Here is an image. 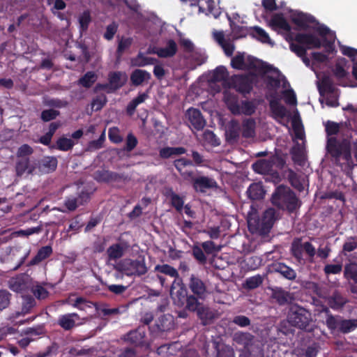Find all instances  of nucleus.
Listing matches in <instances>:
<instances>
[{"label":"nucleus","instance_id":"nucleus-1","mask_svg":"<svg viewBox=\"0 0 357 357\" xmlns=\"http://www.w3.org/2000/svg\"><path fill=\"white\" fill-rule=\"evenodd\" d=\"M271 201L277 208L291 213L300 208L301 202L289 187L279 185L272 195Z\"/></svg>","mask_w":357,"mask_h":357},{"label":"nucleus","instance_id":"nucleus-2","mask_svg":"<svg viewBox=\"0 0 357 357\" xmlns=\"http://www.w3.org/2000/svg\"><path fill=\"white\" fill-rule=\"evenodd\" d=\"M287 321L290 326L295 327L301 331L306 332H312L313 331L311 312L298 304H293L289 307Z\"/></svg>","mask_w":357,"mask_h":357},{"label":"nucleus","instance_id":"nucleus-3","mask_svg":"<svg viewBox=\"0 0 357 357\" xmlns=\"http://www.w3.org/2000/svg\"><path fill=\"white\" fill-rule=\"evenodd\" d=\"M170 294L175 305L185 308L188 311L195 310L197 298L188 294L182 279H180V281L176 283L175 282H173Z\"/></svg>","mask_w":357,"mask_h":357},{"label":"nucleus","instance_id":"nucleus-4","mask_svg":"<svg viewBox=\"0 0 357 357\" xmlns=\"http://www.w3.org/2000/svg\"><path fill=\"white\" fill-rule=\"evenodd\" d=\"M326 149L336 162L341 158L346 162L351 160V143L347 139L338 140L335 137L328 138Z\"/></svg>","mask_w":357,"mask_h":357},{"label":"nucleus","instance_id":"nucleus-5","mask_svg":"<svg viewBox=\"0 0 357 357\" xmlns=\"http://www.w3.org/2000/svg\"><path fill=\"white\" fill-rule=\"evenodd\" d=\"M114 269L127 276H142L148 271L144 258L135 260L123 259L114 266Z\"/></svg>","mask_w":357,"mask_h":357},{"label":"nucleus","instance_id":"nucleus-6","mask_svg":"<svg viewBox=\"0 0 357 357\" xmlns=\"http://www.w3.org/2000/svg\"><path fill=\"white\" fill-rule=\"evenodd\" d=\"M195 310H190V312H196L198 319L202 326H208L213 323L215 319L218 317V312L210 307L208 305L197 301Z\"/></svg>","mask_w":357,"mask_h":357},{"label":"nucleus","instance_id":"nucleus-7","mask_svg":"<svg viewBox=\"0 0 357 357\" xmlns=\"http://www.w3.org/2000/svg\"><path fill=\"white\" fill-rule=\"evenodd\" d=\"M91 198V194L86 190H82L77 195L67 196L64 201V206L70 211H74L79 206L87 203Z\"/></svg>","mask_w":357,"mask_h":357},{"label":"nucleus","instance_id":"nucleus-8","mask_svg":"<svg viewBox=\"0 0 357 357\" xmlns=\"http://www.w3.org/2000/svg\"><path fill=\"white\" fill-rule=\"evenodd\" d=\"M185 117L192 130L199 131L206 126V121L201 111L194 107L189 108L185 113Z\"/></svg>","mask_w":357,"mask_h":357},{"label":"nucleus","instance_id":"nucleus-9","mask_svg":"<svg viewBox=\"0 0 357 357\" xmlns=\"http://www.w3.org/2000/svg\"><path fill=\"white\" fill-rule=\"evenodd\" d=\"M285 165V160L279 155H273L268 160H261L255 163L252 166L254 169L258 172H268L273 167L282 169Z\"/></svg>","mask_w":357,"mask_h":357},{"label":"nucleus","instance_id":"nucleus-10","mask_svg":"<svg viewBox=\"0 0 357 357\" xmlns=\"http://www.w3.org/2000/svg\"><path fill=\"white\" fill-rule=\"evenodd\" d=\"M188 287L192 293L191 295L199 299L204 300L206 296V286L205 283L198 277L195 275H191L189 279Z\"/></svg>","mask_w":357,"mask_h":357},{"label":"nucleus","instance_id":"nucleus-11","mask_svg":"<svg viewBox=\"0 0 357 357\" xmlns=\"http://www.w3.org/2000/svg\"><path fill=\"white\" fill-rule=\"evenodd\" d=\"M295 41L303 45L306 50L307 49L320 48L322 45L321 40L312 33H298L295 35Z\"/></svg>","mask_w":357,"mask_h":357},{"label":"nucleus","instance_id":"nucleus-12","mask_svg":"<svg viewBox=\"0 0 357 357\" xmlns=\"http://www.w3.org/2000/svg\"><path fill=\"white\" fill-rule=\"evenodd\" d=\"M57 163L56 158L45 156L41 159H35L33 164L36 166V170L38 169L40 173L48 174L56 169Z\"/></svg>","mask_w":357,"mask_h":357},{"label":"nucleus","instance_id":"nucleus-13","mask_svg":"<svg viewBox=\"0 0 357 357\" xmlns=\"http://www.w3.org/2000/svg\"><path fill=\"white\" fill-rule=\"evenodd\" d=\"M235 89L244 96L249 94L253 89V80L251 76L241 75L235 77Z\"/></svg>","mask_w":357,"mask_h":357},{"label":"nucleus","instance_id":"nucleus-14","mask_svg":"<svg viewBox=\"0 0 357 357\" xmlns=\"http://www.w3.org/2000/svg\"><path fill=\"white\" fill-rule=\"evenodd\" d=\"M35 158H18L15 164V172L17 176H22L25 173L32 174L36 171L33 164Z\"/></svg>","mask_w":357,"mask_h":357},{"label":"nucleus","instance_id":"nucleus-15","mask_svg":"<svg viewBox=\"0 0 357 357\" xmlns=\"http://www.w3.org/2000/svg\"><path fill=\"white\" fill-rule=\"evenodd\" d=\"M128 79L125 73L121 71L110 72L108 74V82L110 86V91L115 92L120 89L126 83Z\"/></svg>","mask_w":357,"mask_h":357},{"label":"nucleus","instance_id":"nucleus-16","mask_svg":"<svg viewBox=\"0 0 357 357\" xmlns=\"http://www.w3.org/2000/svg\"><path fill=\"white\" fill-rule=\"evenodd\" d=\"M309 241L303 242L301 237L294 238L292 241L290 248V252L291 255L298 262L303 261V252L306 248Z\"/></svg>","mask_w":357,"mask_h":357},{"label":"nucleus","instance_id":"nucleus-17","mask_svg":"<svg viewBox=\"0 0 357 357\" xmlns=\"http://www.w3.org/2000/svg\"><path fill=\"white\" fill-rule=\"evenodd\" d=\"M192 186L196 191L204 192L207 189L215 188L217 183L213 178L202 176L192 180Z\"/></svg>","mask_w":357,"mask_h":357},{"label":"nucleus","instance_id":"nucleus-18","mask_svg":"<svg viewBox=\"0 0 357 357\" xmlns=\"http://www.w3.org/2000/svg\"><path fill=\"white\" fill-rule=\"evenodd\" d=\"M79 319L80 317L78 314L75 312L68 313L59 316L57 324L63 330L70 331L77 326L76 321Z\"/></svg>","mask_w":357,"mask_h":357},{"label":"nucleus","instance_id":"nucleus-19","mask_svg":"<svg viewBox=\"0 0 357 357\" xmlns=\"http://www.w3.org/2000/svg\"><path fill=\"white\" fill-rule=\"evenodd\" d=\"M291 20L296 26L302 29H307L309 24L316 22L314 16L303 12H296L291 15Z\"/></svg>","mask_w":357,"mask_h":357},{"label":"nucleus","instance_id":"nucleus-20","mask_svg":"<svg viewBox=\"0 0 357 357\" xmlns=\"http://www.w3.org/2000/svg\"><path fill=\"white\" fill-rule=\"evenodd\" d=\"M155 329L153 332H166L174 327V317L169 314L160 315L155 321Z\"/></svg>","mask_w":357,"mask_h":357},{"label":"nucleus","instance_id":"nucleus-21","mask_svg":"<svg viewBox=\"0 0 357 357\" xmlns=\"http://www.w3.org/2000/svg\"><path fill=\"white\" fill-rule=\"evenodd\" d=\"M178 51L176 43L173 39H169L164 47H158L154 51V53L160 58L173 57Z\"/></svg>","mask_w":357,"mask_h":357},{"label":"nucleus","instance_id":"nucleus-22","mask_svg":"<svg viewBox=\"0 0 357 357\" xmlns=\"http://www.w3.org/2000/svg\"><path fill=\"white\" fill-rule=\"evenodd\" d=\"M271 271L280 273L282 277L289 280H294L296 278V271L284 263L277 262L273 264Z\"/></svg>","mask_w":357,"mask_h":357},{"label":"nucleus","instance_id":"nucleus-23","mask_svg":"<svg viewBox=\"0 0 357 357\" xmlns=\"http://www.w3.org/2000/svg\"><path fill=\"white\" fill-rule=\"evenodd\" d=\"M269 26L274 31H290L291 29V26L282 13L274 14L269 22Z\"/></svg>","mask_w":357,"mask_h":357},{"label":"nucleus","instance_id":"nucleus-24","mask_svg":"<svg viewBox=\"0 0 357 357\" xmlns=\"http://www.w3.org/2000/svg\"><path fill=\"white\" fill-rule=\"evenodd\" d=\"M144 337V326H139L136 330L128 333L126 335L125 340L134 346H139L142 344Z\"/></svg>","mask_w":357,"mask_h":357},{"label":"nucleus","instance_id":"nucleus-25","mask_svg":"<svg viewBox=\"0 0 357 357\" xmlns=\"http://www.w3.org/2000/svg\"><path fill=\"white\" fill-rule=\"evenodd\" d=\"M191 165H193L192 161L185 158H181L174 161V166L185 178H192L194 175L193 172L184 169L187 166Z\"/></svg>","mask_w":357,"mask_h":357},{"label":"nucleus","instance_id":"nucleus-26","mask_svg":"<svg viewBox=\"0 0 357 357\" xmlns=\"http://www.w3.org/2000/svg\"><path fill=\"white\" fill-rule=\"evenodd\" d=\"M52 252V248L50 245L43 246L38 250L36 256L30 260L29 264L30 266L37 265L50 257Z\"/></svg>","mask_w":357,"mask_h":357},{"label":"nucleus","instance_id":"nucleus-27","mask_svg":"<svg viewBox=\"0 0 357 357\" xmlns=\"http://www.w3.org/2000/svg\"><path fill=\"white\" fill-rule=\"evenodd\" d=\"M151 78V74L146 70L142 69H135L130 75V81L134 86H139L144 81H149Z\"/></svg>","mask_w":357,"mask_h":357},{"label":"nucleus","instance_id":"nucleus-28","mask_svg":"<svg viewBox=\"0 0 357 357\" xmlns=\"http://www.w3.org/2000/svg\"><path fill=\"white\" fill-rule=\"evenodd\" d=\"M165 196L170 199L171 204L176 211H181L183 209L184 201L181 197L175 193L172 188H166Z\"/></svg>","mask_w":357,"mask_h":357},{"label":"nucleus","instance_id":"nucleus-29","mask_svg":"<svg viewBox=\"0 0 357 357\" xmlns=\"http://www.w3.org/2000/svg\"><path fill=\"white\" fill-rule=\"evenodd\" d=\"M318 90L321 96L324 97L326 93H333L335 88L333 82L328 76H324L318 84Z\"/></svg>","mask_w":357,"mask_h":357},{"label":"nucleus","instance_id":"nucleus-30","mask_svg":"<svg viewBox=\"0 0 357 357\" xmlns=\"http://www.w3.org/2000/svg\"><path fill=\"white\" fill-rule=\"evenodd\" d=\"M154 271L165 274L166 275L170 276L171 278H174L175 283L176 281H180L179 273L178 271L174 268L173 266L165 264H158L154 268Z\"/></svg>","mask_w":357,"mask_h":357},{"label":"nucleus","instance_id":"nucleus-31","mask_svg":"<svg viewBox=\"0 0 357 357\" xmlns=\"http://www.w3.org/2000/svg\"><path fill=\"white\" fill-rule=\"evenodd\" d=\"M256 122L252 118L246 119L242 123V136L251 138L255 135Z\"/></svg>","mask_w":357,"mask_h":357},{"label":"nucleus","instance_id":"nucleus-32","mask_svg":"<svg viewBox=\"0 0 357 357\" xmlns=\"http://www.w3.org/2000/svg\"><path fill=\"white\" fill-rule=\"evenodd\" d=\"M248 197L252 200H259L264 198L265 192L259 183H253L247 190Z\"/></svg>","mask_w":357,"mask_h":357},{"label":"nucleus","instance_id":"nucleus-33","mask_svg":"<svg viewBox=\"0 0 357 357\" xmlns=\"http://www.w3.org/2000/svg\"><path fill=\"white\" fill-rule=\"evenodd\" d=\"M240 125L237 120H231L228 126L226 135L228 141L236 142L240 136Z\"/></svg>","mask_w":357,"mask_h":357},{"label":"nucleus","instance_id":"nucleus-34","mask_svg":"<svg viewBox=\"0 0 357 357\" xmlns=\"http://www.w3.org/2000/svg\"><path fill=\"white\" fill-rule=\"evenodd\" d=\"M225 104L230 111V112L234 115H241L240 112V106L241 102L239 101L238 97L235 95L229 94L225 97Z\"/></svg>","mask_w":357,"mask_h":357},{"label":"nucleus","instance_id":"nucleus-35","mask_svg":"<svg viewBox=\"0 0 357 357\" xmlns=\"http://www.w3.org/2000/svg\"><path fill=\"white\" fill-rule=\"evenodd\" d=\"M269 106L273 114L275 117L283 119L286 116L287 108L280 102L278 99L271 100Z\"/></svg>","mask_w":357,"mask_h":357},{"label":"nucleus","instance_id":"nucleus-36","mask_svg":"<svg viewBox=\"0 0 357 357\" xmlns=\"http://www.w3.org/2000/svg\"><path fill=\"white\" fill-rule=\"evenodd\" d=\"M250 35L263 43H271L268 34L262 28L255 26L250 28Z\"/></svg>","mask_w":357,"mask_h":357},{"label":"nucleus","instance_id":"nucleus-37","mask_svg":"<svg viewBox=\"0 0 357 357\" xmlns=\"http://www.w3.org/2000/svg\"><path fill=\"white\" fill-rule=\"evenodd\" d=\"M275 222V211L272 208L266 210L261 219V228L266 231L269 230L273 226Z\"/></svg>","mask_w":357,"mask_h":357},{"label":"nucleus","instance_id":"nucleus-38","mask_svg":"<svg viewBox=\"0 0 357 357\" xmlns=\"http://www.w3.org/2000/svg\"><path fill=\"white\" fill-rule=\"evenodd\" d=\"M347 303V300L340 294L337 292L333 294L328 298V305L333 310L341 309Z\"/></svg>","mask_w":357,"mask_h":357},{"label":"nucleus","instance_id":"nucleus-39","mask_svg":"<svg viewBox=\"0 0 357 357\" xmlns=\"http://www.w3.org/2000/svg\"><path fill=\"white\" fill-rule=\"evenodd\" d=\"M97 78V75L93 71H88L78 79V84L89 89L96 82Z\"/></svg>","mask_w":357,"mask_h":357},{"label":"nucleus","instance_id":"nucleus-40","mask_svg":"<svg viewBox=\"0 0 357 357\" xmlns=\"http://www.w3.org/2000/svg\"><path fill=\"white\" fill-rule=\"evenodd\" d=\"M344 277L348 280H353L357 284V263L350 262L345 264Z\"/></svg>","mask_w":357,"mask_h":357},{"label":"nucleus","instance_id":"nucleus-41","mask_svg":"<svg viewBox=\"0 0 357 357\" xmlns=\"http://www.w3.org/2000/svg\"><path fill=\"white\" fill-rule=\"evenodd\" d=\"M124 250L120 243L110 245L107 250V254L109 260H116L123 255Z\"/></svg>","mask_w":357,"mask_h":357},{"label":"nucleus","instance_id":"nucleus-42","mask_svg":"<svg viewBox=\"0 0 357 357\" xmlns=\"http://www.w3.org/2000/svg\"><path fill=\"white\" fill-rule=\"evenodd\" d=\"M229 76L228 71L225 66H220L217 67L212 73L211 81L213 82H219L225 81Z\"/></svg>","mask_w":357,"mask_h":357},{"label":"nucleus","instance_id":"nucleus-43","mask_svg":"<svg viewBox=\"0 0 357 357\" xmlns=\"http://www.w3.org/2000/svg\"><path fill=\"white\" fill-rule=\"evenodd\" d=\"M214 347L216 351V357H234L233 349L225 344H220L214 342Z\"/></svg>","mask_w":357,"mask_h":357},{"label":"nucleus","instance_id":"nucleus-44","mask_svg":"<svg viewBox=\"0 0 357 357\" xmlns=\"http://www.w3.org/2000/svg\"><path fill=\"white\" fill-rule=\"evenodd\" d=\"M357 324L355 319H340L339 320L338 331L342 333H348L355 330Z\"/></svg>","mask_w":357,"mask_h":357},{"label":"nucleus","instance_id":"nucleus-45","mask_svg":"<svg viewBox=\"0 0 357 357\" xmlns=\"http://www.w3.org/2000/svg\"><path fill=\"white\" fill-rule=\"evenodd\" d=\"M263 282V278L260 275H256L250 278H248L245 283L243 284V287L245 289L251 290L259 287Z\"/></svg>","mask_w":357,"mask_h":357},{"label":"nucleus","instance_id":"nucleus-46","mask_svg":"<svg viewBox=\"0 0 357 357\" xmlns=\"http://www.w3.org/2000/svg\"><path fill=\"white\" fill-rule=\"evenodd\" d=\"M74 145L75 143L71 139L61 137L56 140L54 147L59 151H68L71 150Z\"/></svg>","mask_w":357,"mask_h":357},{"label":"nucleus","instance_id":"nucleus-47","mask_svg":"<svg viewBox=\"0 0 357 357\" xmlns=\"http://www.w3.org/2000/svg\"><path fill=\"white\" fill-rule=\"evenodd\" d=\"M129 178L128 175L121 173H117L114 172L110 171L109 173V183L116 184V186L120 187L123 184H124L127 181H128Z\"/></svg>","mask_w":357,"mask_h":357},{"label":"nucleus","instance_id":"nucleus-48","mask_svg":"<svg viewBox=\"0 0 357 357\" xmlns=\"http://www.w3.org/2000/svg\"><path fill=\"white\" fill-rule=\"evenodd\" d=\"M229 20L230 21L231 31L236 38H243L248 34H250V29H248L247 27L236 24L231 20L230 17H229Z\"/></svg>","mask_w":357,"mask_h":357},{"label":"nucleus","instance_id":"nucleus-49","mask_svg":"<svg viewBox=\"0 0 357 357\" xmlns=\"http://www.w3.org/2000/svg\"><path fill=\"white\" fill-rule=\"evenodd\" d=\"M256 105L252 100L241 101L240 112L241 114L251 116L256 111Z\"/></svg>","mask_w":357,"mask_h":357},{"label":"nucleus","instance_id":"nucleus-50","mask_svg":"<svg viewBox=\"0 0 357 357\" xmlns=\"http://www.w3.org/2000/svg\"><path fill=\"white\" fill-rule=\"evenodd\" d=\"M78 21L79 24L80 31H86L89 28V25L91 22V16L90 11L89 10H84L79 16Z\"/></svg>","mask_w":357,"mask_h":357},{"label":"nucleus","instance_id":"nucleus-51","mask_svg":"<svg viewBox=\"0 0 357 357\" xmlns=\"http://www.w3.org/2000/svg\"><path fill=\"white\" fill-rule=\"evenodd\" d=\"M133 42V40L130 37H122L118 43V47L116 50V55L118 57H120L122 56L123 52L129 49L130 46L132 45Z\"/></svg>","mask_w":357,"mask_h":357},{"label":"nucleus","instance_id":"nucleus-52","mask_svg":"<svg viewBox=\"0 0 357 357\" xmlns=\"http://www.w3.org/2000/svg\"><path fill=\"white\" fill-rule=\"evenodd\" d=\"M319 344L314 342L307 347L301 348L299 349V353L305 357H315L319 352Z\"/></svg>","mask_w":357,"mask_h":357},{"label":"nucleus","instance_id":"nucleus-53","mask_svg":"<svg viewBox=\"0 0 357 357\" xmlns=\"http://www.w3.org/2000/svg\"><path fill=\"white\" fill-rule=\"evenodd\" d=\"M107 102V98L105 94L98 95L92 100L91 109L96 112L100 111L106 105Z\"/></svg>","mask_w":357,"mask_h":357},{"label":"nucleus","instance_id":"nucleus-54","mask_svg":"<svg viewBox=\"0 0 357 357\" xmlns=\"http://www.w3.org/2000/svg\"><path fill=\"white\" fill-rule=\"evenodd\" d=\"M202 249L199 245H194L192 248V255L199 264H205L207 261V258Z\"/></svg>","mask_w":357,"mask_h":357},{"label":"nucleus","instance_id":"nucleus-55","mask_svg":"<svg viewBox=\"0 0 357 357\" xmlns=\"http://www.w3.org/2000/svg\"><path fill=\"white\" fill-rule=\"evenodd\" d=\"M245 55L244 53L238 52L231 60V66L237 70H245Z\"/></svg>","mask_w":357,"mask_h":357},{"label":"nucleus","instance_id":"nucleus-56","mask_svg":"<svg viewBox=\"0 0 357 357\" xmlns=\"http://www.w3.org/2000/svg\"><path fill=\"white\" fill-rule=\"evenodd\" d=\"M33 153V148L27 144H24L18 148L16 155L18 158H29L28 156Z\"/></svg>","mask_w":357,"mask_h":357},{"label":"nucleus","instance_id":"nucleus-57","mask_svg":"<svg viewBox=\"0 0 357 357\" xmlns=\"http://www.w3.org/2000/svg\"><path fill=\"white\" fill-rule=\"evenodd\" d=\"M60 112L54 109H45L41 112L40 118L44 122L55 119L59 116Z\"/></svg>","mask_w":357,"mask_h":357},{"label":"nucleus","instance_id":"nucleus-58","mask_svg":"<svg viewBox=\"0 0 357 357\" xmlns=\"http://www.w3.org/2000/svg\"><path fill=\"white\" fill-rule=\"evenodd\" d=\"M109 170L106 169H99L97 170L94 173V179L99 183H109Z\"/></svg>","mask_w":357,"mask_h":357},{"label":"nucleus","instance_id":"nucleus-59","mask_svg":"<svg viewBox=\"0 0 357 357\" xmlns=\"http://www.w3.org/2000/svg\"><path fill=\"white\" fill-rule=\"evenodd\" d=\"M340 128V124L334 121H328L325 124V130L328 136L337 135Z\"/></svg>","mask_w":357,"mask_h":357},{"label":"nucleus","instance_id":"nucleus-60","mask_svg":"<svg viewBox=\"0 0 357 357\" xmlns=\"http://www.w3.org/2000/svg\"><path fill=\"white\" fill-rule=\"evenodd\" d=\"M58 350V346L56 344H52L48 346L46 349L43 351H39L33 355V357H47L52 355H56Z\"/></svg>","mask_w":357,"mask_h":357},{"label":"nucleus","instance_id":"nucleus-61","mask_svg":"<svg viewBox=\"0 0 357 357\" xmlns=\"http://www.w3.org/2000/svg\"><path fill=\"white\" fill-rule=\"evenodd\" d=\"M273 297L280 305H284L288 301V293L280 288L273 291Z\"/></svg>","mask_w":357,"mask_h":357},{"label":"nucleus","instance_id":"nucleus-62","mask_svg":"<svg viewBox=\"0 0 357 357\" xmlns=\"http://www.w3.org/2000/svg\"><path fill=\"white\" fill-rule=\"evenodd\" d=\"M357 248V241L354 237H350L344 242L342 246V253L346 255L347 252H351Z\"/></svg>","mask_w":357,"mask_h":357},{"label":"nucleus","instance_id":"nucleus-63","mask_svg":"<svg viewBox=\"0 0 357 357\" xmlns=\"http://www.w3.org/2000/svg\"><path fill=\"white\" fill-rule=\"evenodd\" d=\"M31 291L38 299H44L49 295L48 291L41 285L33 287Z\"/></svg>","mask_w":357,"mask_h":357},{"label":"nucleus","instance_id":"nucleus-64","mask_svg":"<svg viewBox=\"0 0 357 357\" xmlns=\"http://www.w3.org/2000/svg\"><path fill=\"white\" fill-rule=\"evenodd\" d=\"M341 52L342 54L350 58L354 63L356 62L355 61L357 59V49L348 46H342Z\"/></svg>","mask_w":357,"mask_h":357}]
</instances>
